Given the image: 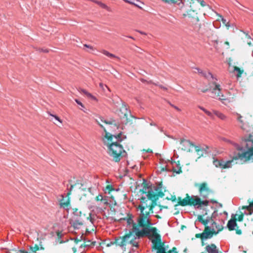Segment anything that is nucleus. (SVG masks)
<instances>
[{
  "label": "nucleus",
  "instance_id": "nucleus-60",
  "mask_svg": "<svg viewBox=\"0 0 253 253\" xmlns=\"http://www.w3.org/2000/svg\"><path fill=\"white\" fill-rule=\"evenodd\" d=\"M84 47H87V48H89L90 49H92L93 48L92 46H90L89 45L86 44H84Z\"/></svg>",
  "mask_w": 253,
  "mask_h": 253
},
{
  "label": "nucleus",
  "instance_id": "nucleus-31",
  "mask_svg": "<svg viewBox=\"0 0 253 253\" xmlns=\"http://www.w3.org/2000/svg\"><path fill=\"white\" fill-rule=\"evenodd\" d=\"M102 53L103 54L105 55L106 56L109 57H110V58H118V57H117L116 55H115L114 54H112L110 52H109L108 51H106V50H103L102 51Z\"/></svg>",
  "mask_w": 253,
  "mask_h": 253
},
{
  "label": "nucleus",
  "instance_id": "nucleus-10",
  "mask_svg": "<svg viewBox=\"0 0 253 253\" xmlns=\"http://www.w3.org/2000/svg\"><path fill=\"white\" fill-rule=\"evenodd\" d=\"M252 136L251 134H250L248 138L244 139V141L247 143L246 148L248 150L239 154V158L241 160L245 162L250 160L253 156V140L251 139Z\"/></svg>",
  "mask_w": 253,
  "mask_h": 253
},
{
  "label": "nucleus",
  "instance_id": "nucleus-43",
  "mask_svg": "<svg viewBox=\"0 0 253 253\" xmlns=\"http://www.w3.org/2000/svg\"><path fill=\"white\" fill-rule=\"evenodd\" d=\"M237 115H238L237 119H238V121H239L241 124H242L243 122V120L242 119V117L241 116V115L238 114H237Z\"/></svg>",
  "mask_w": 253,
  "mask_h": 253
},
{
  "label": "nucleus",
  "instance_id": "nucleus-44",
  "mask_svg": "<svg viewBox=\"0 0 253 253\" xmlns=\"http://www.w3.org/2000/svg\"><path fill=\"white\" fill-rule=\"evenodd\" d=\"M143 188H148V185L147 183V181L144 178H143Z\"/></svg>",
  "mask_w": 253,
  "mask_h": 253
},
{
  "label": "nucleus",
  "instance_id": "nucleus-47",
  "mask_svg": "<svg viewBox=\"0 0 253 253\" xmlns=\"http://www.w3.org/2000/svg\"><path fill=\"white\" fill-rule=\"evenodd\" d=\"M101 202H102L105 205L108 204V200L106 197H103V200H102Z\"/></svg>",
  "mask_w": 253,
  "mask_h": 253
},
{
  "label": "nucleus",
  "instance_id": "nucleus-42",
  "mask_svg": "<svg viewBox=\"0 0 253 253\" xmlns=\"http://www.w3.org/2000/svg\"><path fill=\"white\" fill-rule=\"evenodd\" d=\"M74 214L77 215H80L81 214V211H78L77 209H75L74 211Z\"/></svg>",
  "mask_w": 253,
  "mask_h": 253
},
{
  "label": "nucleus",
  "instance_id": "nucleus-40",
  "mask_svg": "<svg viewBox=\"0 0 253 253\" xmlns=\"http://www.w3.org/2000/svg\"><path fill=\"white\" fill-rule=\"evenodd\" d=\"M191 146L195 148L196 152L199 151L201 149V148L199 146L195 145L194 144H193V145H192Z\"/></svg>",
  "mask_w": 253,
  "mask_h": 253
},
{
  "label": "nucleus",
  "instance_id": "nucleus-63",
  "mask_svg": "<svg viewBox=\"0 0 253 253\" xmlns=\"http://www.w3.org/2000/svg\"><path fill=\"white\" fill-rule=\"evenodd\" d=\"M174 108L175 109H176V110H177L178 111H181V110L178 108L177 107V106H174Z\"/></svg>",
  "mask_w": 253,
  "mask_h": 253
},
{
  "label": "nucleus",
  "instance_id": "nucleus-1",
  "mask_svg": "<svg viewBox=\"0 0 253 253\" xmlns=\"http://www.w3.org/2000/svg\"><path fill=\"white\" fill-rule=\"evenodd\" d=\"M139 200H140V204L137 209L140 213L135 220L133 219V215L129 213L127 214V217L120 219V220H126L127 225L129 226L128 233L124 236L115 238V241L111 242L107 246L115 244L122 249H125L126 247L129 244L133 247H138V242L136 240L142 238V204L141 201L142 200V197H141Z\"/></svg>",
  "mask_w": 253,
  "mask_h": 253
},
{
  "label": "nucleus",
  "instance_id": "nucleus-27",
  "mask_svg": "<svg viewBox=\"0 0 253 253\" xmlns=\"http://www.w3.org/2000/svg\"><path fill=\"white\" fill-rule=\"evenodd\" d=\"M81 91L84 94H85L88 97H89L93 100H96V98L95 96L92 95L91 93L88 92L86 90L82 89Z\"/></svg>",
  "mask_w": 253,
  "mask_h": 253
},
{
  "label": "nucleus",
  "instance_id": "nucleus-9",
  "mask_svg": "<svg viewBox=\"0 0 253 253\" xmlns=\"http://www.w3.org/2000/svg\"><path fill=\"white\" fill-rule=\"evenodd\" d=\"M197 219L205 226V229L203 233L196 234L195 235V237L197 238H200L202 241L204 239L212 238V234L214 233V232L210 231V226L208 225L209 220H204L203 219V216H198Z\"/></svg>",
  "mask_w": 253,
  "mask_h": 253
},
{
  "label": "nucleus",
  "instance_id": "nucleus-20",
  "mask_svg": "<svg viewBox=\"0 0 253 253\" xmlns=\"http://www.w3.org/2000/svg\"><path fill=\"white\" fill-rule=\"evenodd\" d=\"M71 225L74 227V229H78L80 228L81 226L83 225V221L80 219H75L72 220L70 222Z\"/></svg>",
  "mask_w": 253,
  "mask_h": 253
},
{
  "label": "nucleus",
  "instance_id": "nucleus-19",
  "mask_svg": "<svg viewBox=\"0 0 253 253\" xmlns=\"http://www.w3.org/2000/svg\"><path fill=\"white\" fill-rule=\"evenodd\" d=\"M205 250L208 253H222L221 252L217 249L216 246L214 244H211L207 246Z\"/></svg>",
  "mask_w": 253,
  "mask_h": 253
},
{
  "label": "nucleus",
  "instance_id": "nucleus-62",
  "mask_svg": "<svg viewBox=\"0 0 253 253\" xmlns=\"http://www.w3.org/2000/svg\"><path fill=\"white\" fill-rule=\"evenodd\" d=\"M208 90H210L209 88H207V89H203V90H202V91L203 92L205 93V92L208 91Z\"/></svg>",
  "mask_w": 253,
  "mask_h": 253
},
{
  "label": "nucleus",
  "instance_id": "nucleus-22",
  "mask_svg": "<svg viewBox=\"0 0 253 253\" xmlns=\"http://www.w3.org/2000/svg\"><path fill=\"white\" fill-rule=\"evenodd\" d=\"M176 165L177 166V168L173 167L172 169V171L173 172L176 173L177 174H180V173H182V168H181V167L180 166V162L179 161H177L176 163Z\"/></svg>",
  "mask_w": 253,
  "mask_h": 253
},
{
  "label": "nucleus",
  "instance_id": "nucleus-18",
  "mask_svg": "<svg viewBox=\"0 0 253 253\" xmlns=\"http://www.w3.org/2000/svg\"><path fill=\"white\" fill-rule=\"evenodd\" d=\"M60 206L61 208L64 210H69L71 208L69 198L68 197L67 199L65 200L64 197H62V199L60 202Z\"/></svg>",
  "mask_w": 253,
  "mask_h": 253
},
{
  "label": "nucleus",
  "instance_id": "nucleus-46",
  "mask_svg": "<svg viewBox=\"0 0 253 253\" xmlns=\"http://www.w3.org/2000/svg\"><path fill=\"white\" fill-rule=\"evenodd\" d=\"M169 199L172 202H175L176 200V198L175 195H172L171 197L169 198Z\"/></svg>",
  "mask_w": 253,
  "mask_h": 253
},
{
  "label": "nucleus",
  "instance_id": "nucleus-56",
  "mask_svg": "<svg viewBox=\"0 0 253 253\" xmlns=\"http://www.w3.org/2000/svg\"><path fill=\"white\" fill-rule=\"evenodd\" d=\"M161 0L165 3H170L172 1V0Z\"/></svg>",
  "mask_w": 253,
  "mask_h": 253
},
{
  "label": "nucleus",
  "instance_id": "nucleus-8",
  "mask_svg": "<svg viewBox=\"0 0 253 253\" xmlns=\"http://www.w3.org/2000/svg\"><path fill=\"white\" fill-rule=\"evenodd\" d=\"M147 199H146L143 197V211L147 208H149V210L151 213H153L154 208L157 205V201L158 200V197H157L156 193H154L152 191L149 190L147 192Z\"/></svg>",
  "mask_w": 253,
  "mask_h": 253
},
{
  "label": "nucleus",
  "instance_id": "nucleus-32",
  "mask_svg": "<svg viewBox=\"0 0 253 253\" xmlns=\"http://www.w3.org/2000/svg\"><path fill=\"white\" fill-rule=\"evenodd\" d=\"M31 249L33 253H36V252L39 250V247L38 245H35V247H31Z\"/></svg>",
  "mask_w": 253,
  "mask_h": 253
},
{
  "label": "nucleus",
  "instance_id": "nucleus-34",
  "mask_svg": "<svg viewBox=\"0 0 253 253\" xmlns=\"http://www.w3.org/2000/svg\"><path fill=\"white\" fill-rule=\"evenodd\" d=\"M157 197H158V199H159V197H163L165 195L164 193L162 192V191H160L158 192L157 193H156Z\"/></svg>",
  "mask_w": 253,
  "mask_h": 253
},
{
  "label": "nucleus",
  "instance_id": "nucleus-41",
  "mask_svg": "<svg viewBox=\"0 0 253 253\" xmlns=\"http://www.w3.org/2000/svg\"><path fill=\"white\" fill-rule=\"evenodd\" d=\"M106 190H108V192L114 190V188L111 185H107L106 187Z\"/></svg>",
  "mask_w": 253,
  "mask_h": 253
},
{
  "label": "nucleus",
  "instance_id": "nucleus-57",
  "mask_svg": "<svg viewBox=\"0 0 253 253\" xmlns=\"http://www.w3.org/2000/svg\"><path fill=\"white\" fill-rule=\"evenodd\" d=\"M159 86L160 88H161V89H162L163 90H167L168 89V88L162 85H161V84L159 85Z\"/></svg>",
  "mask_w": 253,
  "mask_h": 253
},
{
  "label": "nucleus",
  "instance_id": "nucleus-51",
  "mask_svg": "<svg viewBox=\"0 0 253 253\" xmlns=\"http://www.w3.org/2000/svg\"><path fill=\"white\" fill-rule=\"evenodd\" d=\"M200 4V5L204 7L206 5L205 4V2L204 1V0H199V4Z\"/></svg>",
  "mask_w": 253,
  "mask_h": 253
},
{
  "label": "nucleus",
  "instance_id": "nucleus-15",
  "mask_svg": "<svg viewBox=\"0 0 253 253\" xmlns=\"http://www.w3.org/2000/svg\"><path fill=\"white\" fill-rule=\"evenodd\" d=\"M211 223V226L210 227V231L214 232L212 234V237L213 235H216L219 232L221 231L223 229V227L222 225H218L213 220Z\"/></svg>",
  "mask_w": 253,
  "mask_h": 253
},
{
  "label": "nucleus",
  "instance_id": "nucleus-54",
  "mask_svg": "<svg viewBox=\"0 0 253 253\" xmlns=\"http://www.w3.org/2000/svg\"><path fill=\"white\" fill-rule=\"evenodd\" d=\"M76 185V183H75V184H74V185H71L70 188V189H69V192H68V195L70 194L71 192V191H72V189L73 188L74 186H75Z\"/></svg>",
  "mask_w": 253,
  "mask_h": 253
},
{
  "label": "nucleus",
  "instance_id": "nucleus-6",
  "mask_svg": "<svg viewBox=\"0 0 253 253\" xmlns=\"http://www.w3.org/2000/svg\"><path fill=\"white\" fill-rule=\"evenodd\" d=\"M197 70L199 73L202 74L207 78L209 79L211 78L212 79L213 81L209 84L210 91H211V92L214 94L216 97H218L219 100L221 101L225 100L226 99L225 96L221 92L220 85L217 84L215 81H214L213 75L210 72H208L207 74H205L200 69H197Z\"/></svg>",
  "mask_w": 253,
  "mask_h": 253
},
{
  "label": "nucleus",
  "instance_id": "nucleus-36",
  "mask_svg": "<svg viewBox=\"0 0 253 253\" xmlns=\"http://www.w3.org/2000/svg\"><path fill=\"white\" fill-rule=\"evenodd\" d=\"M12 251L16 252L17 253H28V252L25 250H19L17 251L16 250L13 249Z\"/></svg>",
  "mask_w": 253,
  "mask_h": 253
},
{
  "label": "nucleus",
  "instance_id": "nucleus-17",
  "mask_svg": "<svg viewBox=\"0 0 253 253\" xmlns=\"http://www.w3.org/2000/svg\"><path fill=\"white\" fill-rule=\"evenodd\" d=\"M180 144L182 145V150L189 152L190 150V147L193 145V143L189 140L183 139L181 140Z\"/></svg>",
  "mask_w": 253,
  "mask_h": 253
},
{
  "label": "nucleus",
  "instance_id": "nucleus-28",
  "mask_svg": "<svg viewBox=\"0 0 253 253\" xmlns=\"http://www.w3.org/2000/svg\"><path fill=\"white\" fill-rule=\"evenodd\" d=\"M81 91L84 94H85L88 97H89L93 100H96V98L95 96L92 95L91 93L88 92L86 90L82 89Z\"/></svg>",
  "mask_w": 253,
  "mask_h": 253
},
{
  "label": "nucleus",
  "instance_id": "nucleus-24",
  "mask_svg": "<svg viewBox=\"0 0 253 253\" xmlns=\"http://www.w3.org/2000/svg\"><path fill=\"white\" fill-rule=\"evenodd\" d=\"M234 71H237L238 72V74L237 75V77L238 78L241 77L242 74L244 72V70L243 69H241V68H239L237 66H234Z\"/></svg>",
  "mask_w": 253,
  "mask_h": 253
},
{
  "label": "nucleus",
  "instance_id": "nucleus-12",
  "mask_svg": "<svg viewBox=\"0 0 253 253\" xmlns=\"http://www.w3.org/2000/svg\"><path fill=\"white\" fill-rule=\"evenodd\" d=\"M239 154H241L239 153L238 157H235L233 158V159L232 160L227 161L225 162L223 161L214 160L213 161V164L216 167L220 168L222 169L230 168L232 166V164L234 162V160H237L238 159H241L239 158Z\"/></svg>",
  "mask_w": 253,
  "mask_h": 253
},
{
  "label": "nucleus",
  "instance_id": "nucleus-30",
  "mask_svg": "<svg viewBox=\"0 0 253 253\" xmlns=\"http://www.w3.org/2000/svg\"><path fill=\"white\" fill-rule=\"evenodd\" d=\"M153 153V149L151 148H143V159H146L148 156H145L144 153Z\"/></svg>",
  "mask_w": 253,
  "mask_h": 253
},
{
  "label": "nucleus",
  "instance_id": "nucleus-58",
  "mask_svg": "<svg viewBox=\"0 0 253 253\" xmlns=\"http://www.w3.org/2000/svg\"><path fill=\"white\" fill-rule=\"evenodd\" d=\"M87 219H89V220L92 223L93 222L92 219V217H91V213H89V216L87 217Z\"/></svg>",
  "mask_w": 253,
  "mask_h": 253
},
{
  "label": "nucleus",
  "instance_id": "nucleus-49",
  "mask_svg": "<svg viewBox=\"0 0 253 253\" xmlns=\"http://www.w3.org/2000/svg\"><path fill=\"white\" fill-rule=\"evenodd\" d=\"M50 115L52 116V117H54L56 120H57V121H59V122L61 123V120L60 119V118L58 116H55V115H52L51 114H50Z\"/></svg>",
  "mask_w": 253,
  "mask_h": 253
},
{
  "label": "nucleus",
  "instance_id": "nucleus-14",
  "mask_svg": "<svg viewBox=\"0 0 253 253\" xmlns=\"http://www.w3.org/2000/svg\"><path fill=\"white\" fill-rule=\"evenodd\" d=\"M237 214H232L231 215V218L228 221L227 225V227L229 231H233L235 229V227L238 228V225L236 223L237 220Z\"/></svg>",
  "mask_w": 253,
  "mask_h": 253
},
{
  "label": "nucleus",
  "instance_id": "nucleus-52",
  "mask_svg": "<svg viewBox=\"0 0 253 253\" xmlns=\"http://www.w3.org/2000/svg\"><path fill=\"white\" fill-rule=\"evenodd\" d=\"M40 52H48V50L47 49L39 48Z\"/></svg>",
  "mask_w": 253,
  "mask_h": 253
},
{
  "label": "nucleus",
  "instance_id": "nucleus-37",
  "mask_svg": "<svg viewBox=\"0 0 253 253\" xmlns=\"http://www.w3.org/2000/svg\"><path fill=\"white\" fill-rule=\"evenodd\" d=\"M158 206L160 208V211H162V210L164 209H168L169 208L168 206H163L160 204H158Z\"/></svg>",
  "mask_w": 253,
  "mask_h": 253
},
{
  "label": "nucleus",
  "instance_id": "nucleus-55",
  "mask_svg": "<svg viewBox=\"0 0 253 253\" xmlns=\"http://www.w3.org/2000/svg\"><path fill=\"white\" fill-rule=\"evenodd\" d=\"M224 44H225L226 45H227V49H229V46H230V43H229V42L228 41H225L224 42Z\"/></svg>",
  "mask_w": 253,
  "mask_h": 253
},
{
  "label": "nucleus",
  "instance_id": "nucleus-29",
  "mask_svg": "<svg viewBox=\"0 0 253 253\" xmlns=\"http://www.w3.org/2000/svg\"><path fill=\"white\" fill-rule=\"evenodd\" d=\"M198 107L201 110L203 111L208 116H209V117H210L211 118H213V115H212V114L211 112H210L209 111L207 110V109H206L203 107L199 106Z\"/></svg>",
  "mask_w": 253,
  "mask_h": 253
},
{
  "label": "nucleus",
  "instance_id": "nucleus-7",
  "mask_svg": "<svg viewBox=\"0 0 253 253\" xmlns=\"http://www.w3.org/2000/svg\"><path fill=\"white\" fill-rule=\"evenodd\" d=\"M147 199H146L143 197V211L147 208H149V210L151 213H153L154 208L157 205V201L158 200V197H157L156 193H154L152 191L149 190L147 192Z\"/></svg>",
  "mask_w": 253,
  "mask_h": 253
},
{
  "label": "nucleus",
  "instance_id": "nucleus-16",
  "mask_svg": "<svg viewBox=\"0 0 253 253\" xmlns=\"http://www.w3.org/2000/svg\"><path fill=\"white\" fill-rule=\"evenodd\" d=\"M151 213V211L149 210L148 211H146L145 213L143 212V228L145 227L152 226L153 224L151 222V219L148 216Z\"/></svg>",
  "mask_w": 253,
  "mask_h": 253
},
{
  "label": "nucleus",
  "instance_id": "nucleus-59",
  "mask_svg": "<svg viewBox=\"0 0 253 253\" xmlns=\"http://www.w3.org/2000/svg\"><path fill=\"white\" fill-rule=\"evenodd\" d=\"M224 26L226 27L227 30H229V29L230 27V24H229V23L228 22H227V24H225Z\"/></svg>",
  "mask_w": 253,
  "mask_h": 253
},
{
  "label": "nucleus",
  "instance_id": "nucleus-53",
  "mask_svg": "<svg viewBox=\"0 0 253 253\" xmlns=\"http://www.w3.org/2000/svg\"><path fill=\"white\" fill-rule=\"evenodd\" d=\"M236 233L238 235H241L242 234V231L241 229H239L238 228L236 229Z\"/></svg>",
  "mask_w": 253,
  "mask_h": 253
},
{
  "label": "nucleus",
  "instance_id": "nucleus-50",
  "mask_svg": "<svg viewBox=\"0 0 253 253\" xmlns=\"http://www.w3.org/2000/svg\"><path fill=\"white\" fill-rule=\"evenodd\" d=\"M75 101L76 102V103L78 105H79L81 106L82 107H84V105H83V103L80 101H79L78 99H75Z\"/></svg>",
  "mask_w": 253,
  "mask_h": 253
},
{
  "label": "nucleus",
  "instance_id": "nucleus-33",
  "mask_svg": "<svg viewBox=\"0 0 253 253\" xmlns=\"http://www.w3.org/2000/svg\"><path fill=\"white\" fill-rule=\"evenodd\" d=\"M244 213L241 212V214H240L238 216V218H237V220L239 221H242L243 220V219H244Z\"/></svg>",
  "mask_w": 253,
  "mask_h": 253
},
{
  "label": "nucleus",
  "instance_id": "nucleus-5",
  "mask_svg": "<svg viewBox=\"0 0 253 253\" xmlns=\"http://www.w3.org/2000/svg\"><path fill=\"white\" fill-rule=\"evenodd\" d=\"M147 237L152 242V250L154 251L162 241L161 236L158 233V229L153 225L145 227L143 237Z\"/></svg>",
  "mask_w": 253,
  "mask_h": 253
},
{
  "label": "nucleus",
  "instance_id": "nucleus-3",
  "mask_svg": "<svg viewBox=\"0 0 253 253\" xmlns=\"http://www.w3.org/2000/svg\"><path fill=\"white\" fill-rule=\"evenodd\" d=\"M105 138L111 142V143L105 142V145L108 148L109 156L112 158L113 160L115 162H120L121 159L126 155V153L123 146L118 141H122L126 138V136L125 135L123 136L122 132H120L117 135L111 134L106 132Z\"/></svg>",
  "mask_w": 253,
  "mask_h": 253
},
{
  "label": "nucleus",
  "instance_id": "nucleus-26",
  "mask_svg": "<svg viewBox=\"0 0 253 253\" xmlns=\"http://www.w3.org/2000/svg\"><path fill=\"white\" fill-rule=\"evenodd\" d=\"M214 114L221 120H224L226 119V116L221 112L217 111H213Z\"/></svg>",
  "mask_w": 253,
  "mask_h": 253
},
{
  "label": "nucleus",
  "instance_id": "nucleus-61",
  "mask_svg": "<svg viewBox=\"0 0 253 253\" xmlns=\"http://www.w3.org/2000/svg\"><path fill=\"white\" fill-rule=\"evenodd\" d=\"M74 242L76 244H78V242L80 241V240L78 239V238H76L74 239Z\"/></svg>",
  "mask_w": 253,
  "mask_h": 253
},
{
  "label": "nucleus",
  "instance_id": "nucleus-4",
  "mask_svg": "<svg viewBox=\"0 0 253 253\" xmlns=\"http://www.w3.org/2000/svg\"><path fill=\"white\" fill-rule=\"evenodd\" d=\"M199 0H172L171 2L167 3L169 4H177L180 5L182 4L185 7H189L185 13L183 14L184 17H188L196 22L199 21V11L200 9L199 6Z\"/></svg>",
  "mask_w": 253,
  "mask_h": 253
},
{
  "label": "nucleus",
  "instance_id": "nucleus-38",
  "mask_svg": "<svg viewBox=\"0 0 253 253\" xmlns=\"http://www.w3.org/2000/svg\"><path fill=\"white\" fill-rule=\"evenodd\" d=\"M219 17L221 18V21L224 25L227 24V22L226 19H225L221 15H219Z\"/></svg>",
  "mask_w": 253,
  "mask_h": 253
},
{
  "label": "nucleus",
  "instance_id": "nucleus-2",
  "mask_svg": "<svg viewBox=\"0 0 253 253\" xmlns=\"http://www.w3.org/2000/svg\"><path fill=\"white\" fill-rule=\"evenodd\" d=\"M199 188V192L201 198L197 196H190L188 194H186V197L182 199L180 197L177 198V203L174 205L175 209L178 206L182 207L194 206L199 207L208 206L209 201L206 200L209 196L213 193V191L208 186L206 182L197 184L196 185Z\"/></svg>",
  "mask_w": 253,
  "mask_h": 253
},
{
  "label": "nucleus",
  "instance_id": "nucleus-39",
  "mask_svg": "<svg viewBox=\"0 0 253 253\" xmlns=\"http://www.w3.org/2000/svg\"><path fill=\"white\" fill-rule=\"evenodd\" d=\"M150 126L149 125H147L145 128V132L147 134H149L151 131H152L151 130H150L149 129Z\"/></svg>",
  "mask_w": 253,
  "mask_h": 253
},
{
  "label": "nucleus",
  "instance_id": "nucleus-21",
  "mask_svg": "<svg viewBox=\"0 0 253 253\" xmlns=\"http://www.w3.org/2000/svg\"><path fill=\"white\" fill-rule=\"evenodd\" d=\"M101 123H104L106 124L114 126L115 127H118V124L117 122L113 119L109 120H105L104 118H100Z\"/></svg>",
  "mask_w": 253,
  "mask_h": 253
},
{
  "label": "nucleus",
  "instance_id": "nucleus-45",
  "mask_svg": "<svg viewBox=\"0 0 253 253\" xmlns=\"http://www.w3.org/2000/svg\"><path fill=\"white\" fill-rule=\"evenodd\" d=\"M197 154L199 156V157L203 156V150L201 149L199 151L196 152Z\"/></svg>",
  "mask_w": 253,
  "mask_h": 253
},
{
  "label": "nucleus",
  "instance_id": "nucleus-64",
  "mask_svg": "<svg viewBox=\"0 0 253 253\" xmlns=\"http://www.w3.org/2000/svg\"><path fill=\"white\" fill-rule=\"evenodd\" d=\"M72 251H73V252H74V253H76V252H77V249H76V248H75V247L73 248H72Z\"/></svg>",
  "mask_w": 253,
  "mask_h": 253
},
{
  "label": "nucleus",
  "instance_id": "nucleus-35",
  "mask_svg": "<svg viewBox=\"0 0 253 253\" xmlns=\"http://www.w3.org/2000/svg\"><path fill=\"white\" fill-rule=\"evenodd\" d=\"M102 200H103V196L101 194H99L96 197V200L97 201H101Z\"/></svg>",
  "mask_w": 253,
  "mask_h": 253
},
{
  "label": "nucleus",
  "instance_id": "nucleus-48",
  "mask_svg": "<svg viewBox=\"0 0 253 253\" xmlns=\"http://www.w3.org/2000/svg\"><path fill=\"white\" fill-rule=\"evenodd\" d=\"M136 190L137 191L136 192H141L142 190L141 189L140 186L138 185L136 187Z\"/></svg>",
  "mask_w": 253,
  "mask_h": 253
},
{
  "label": "nucleus",
  "instance_id": "nucleus-23",
  "mask_svg": "<svg viewBox=\"0 0 253 253\" xmlns=\"http://www.w3.org/2000/svg\"><path fill=\"white\" fill-rule=\"evenodd\" d=\"M198 216H203V219L204 220L209 219V221L208 222V223L213 221L212 214L208 215L207 212H206L202 215H198Z\"/></svg>",
  "mask_w": 253,
  "mask_h": 253
},
{
  "label": "nucleus",
  "instance_id": "nucleus-13",
  "mask_svg": "<svg viewBox=\"0 0 253 253\" xmlns=\"http://www.w3.org/2000/svg\"><path fill=\"white\" fill-rule=\"evenodd\" d=\"M154 251H157V253H178L176 247H173L171 250L168 251L165 248V242L162 241L155 249Z\"/></svg>",
  "mask_w": 253,
  "mask_h": 253
},
{
  "label": "nucleus",
  "instance_id": "nucleus-25",
  "mask_svg": "<svg viewBox=\"0 0 253 253\" xmlns=\"http://www.w3.org/2000/svg\"><path fill=\"white\" fill-rule=\"evenodd\" d=\"M124 0L128 3H131V4L135 5L136 6L139 7L140 9L142 8V7L141 6V4H142V2L140 1L136 0V2L135 3V2H133L132 1H130L128 0Z\"/></svg>",
  "mask_w": 253,
  "mask_h": 253
},
{
  "label": "nucleus",
  "instance_id": "nucleus-11",
  "mask_svg": "<svg viewBox=\"0 0 253 253\" xmlns=\"http://www.w3.org/2000/svg\"><path fill=\"white\" fill-rule=\"evenodd\" d=\"M122 106L120 108L119 115L122 120L123 123L126 124L128 122V117L130 116V111L128 110L126 104L121 99L119 98Z\"/></svg>",
  "mask_w": 253,
  "mask_h": 253
}]
</instances>
